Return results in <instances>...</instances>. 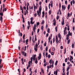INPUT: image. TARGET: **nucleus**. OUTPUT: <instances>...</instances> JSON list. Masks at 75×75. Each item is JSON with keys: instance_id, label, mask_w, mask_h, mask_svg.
<instances>
[{"instance_id": "1", "label": "nucleus", "mask_w": 75, "mask_h": 75, "mask_svg": "<svg viewBox=\"0 0 75 75\" xmlns=\"http://www.w3.org/2000/svg\"><path fill=\"white\" fill-rule=\"evenodd\" d=\"M38 45L36 44L34 46V50L35 51H37V50H38V45H39V42H40V41H39V40L38 41Z\"/></svg>"}, {"instance_id": "2", "label": "nucleus", "mask_w": 75, "mask_h": 75, "mask_svg": "<svg viewBox=\"0 0 75 75\" xmlns=\"http://www.w3.org/2000/svg\"><path fill=\"white\" fill-rule=\"evenodd\" d=\"M41 9L40 8H39V11H37L38 15L39 16V17L40 16V15L41 14Z\"/></svg>"}, {"instance_id": "3", "label": "nucleus", "mask_w": 75, "mask_h": 75, "mask_svg": "<svg viewBox=\"0 0 75 75\" xmlns=\"http://www.w3.org/2000/svg\"><path fill=\"white\" fill-rule=\"evenodd\" d=\"M37 59V58H36L35 57H31V63H32V62H33V61L35 60V59Z\"/></svg>"}, {"instance_id": "4", "label": "nucleus", "mask_w": 75, "mask_h": 75, "mask_svg": "<svg viewBox=\"0 0 75 75\" xmlns=\"http://www.w3.org/2000/svg\"><path fill=\"white\" fill-rule=\"evenodd\" d=\"M33 20H34V18L33 17H31L30 18V23L31 24H34V21L33 22Z\"/></svg>"}, {"instance_id": "5", "label": "nucleus", "mask_w": 75, "mask_h": 75, "mask_svg": "<svg viewBox=\"0 0 75 75\" xmlns=\"http://www.w3.org/2000/svg\"><path fill=\"white\" fill-rule=\"evenodd\" d=\"M35 29H36V24H35L33 28V30L35 33Z\"/></svg>"}, {"instance_id": "6", "label": "nucleus", "mask_w": 75, "mask_h": 75, "mask_svg": "<svg viewBox=\"0 0 75 75\" xmlns=\"http://www.w3.org/2000/svg\"><path fill=\"white\" fill-rule=\"evenodd\" d=\"M71 66H70V65H69L68 66V67L67 68V71H69V69H70V68H71Z\"/></svg>"}, {"instance_id": "7", "label": "nucleus", "mask_w": 75, "mask_h": 75, "mask_svg": "<svg viewBox=\"0 0 75 75\" xmlns=\"http://www.w3.org/2000/svg\"><path fill=\"white\" fill-rule=\"evenodd\" d=\"M21 52L25 56V57L26 56V53L24 51H22Z\"/></svg>"}, {"instance_id": "8", "label": "nucleus", "mask_w": 75, "mask_h": 75, "mask_svg": "<svg viewBox=\"0 0 75 75\" xmlns=\"http://www.w3.org/2000/svg\"><path fill=\"white\" fill-rule=\"evenodd\" d=\"M68 35L69 36V35H70L71 36H72V33H71V32H70V31H69L68 32V35Z\"/></svg>"}, {"instance_id": "9", "label": "nucleus", "mask_w": 75, "mask_h": 75, "mask_svg": "<svg viewBox=\"0 0 75 75\" xmlns=\"http://www.w3.org/2000/svg\"><path fill=\"white\" fill-rule=\"evenodd\" d=\"M70 17V13H68V14L67 15V19H68L69 18V17Z\"/></svg>"}, {"instance_id": "10", "label": "nucleus", "mask_w": 75, "mask_h": 75, "mask_svg": "<svg viewBox=\"0 0 75 75\" xmlns=\"http://www.w3.org/2000/svg\"><path fill=\"white\" fill-rule=\"evenodd\" d=\"M58 38L57 37V36H56V41L57 42V43H58Z\"/></svg>"}, {"instance_id": "11", "label": "nucleus", "mask_w": 75, "mask_h": 75, "mask_svg": "<svg viewBox=\"0 0 75 75\" xmlns=\"http://www.w3.org/2000/svg\"><path fill=\"white\" fill-rule=\"evenodd\" d=\"M35 63L36 64H37L38 63V60L37 59H36L35 60Z\"/></svg>"}, {"instance_id": "12", "label": "nucleus", "mask_w": 75, "mask_h": 75, "mask_svg": "<svg viewBox=\"0 0 75 75\" xmlns=\"http://www.w3.org/2000/svg\"><path fill=\"white\" fill-rule=\"evenodd\" d=\"M53 62V60H52V59H51L50 61H49V63H50V64H52V62Z\"/></svg>"}, {"instance_id": "13", "label": "nucleus", "mask_w": 75, "mask_h": 75, "mask_svg": "<svg viewBox=\"0 0 75 75\" xmlns=\"http://www.w3.org/2000/svg\"><path fill=\"white\" fill-rule=\"evenodd\" d=\"M32 63H31V61H30L29 62V64H28V67H30V64H32Z\"/></svg>"}, {"instance_id": "14", "label": "nucleus", "mask_w": 75, "mask_h": 75, "mask_svg": "<svg viewBox=\"0 0 75 75\" xmlns=\"http://www.w3.org/2000/svg\"><path fill=\"white\" fill-rule=\"evenodd\" d=\"M58 37L59 38H60L61 39V35L60 34V33H59L58 34Z\"/></svg>"}, {"instance_id": "15", "label": "nucleus", "mask_w": 75, "mask_h": 75, "mask_svg": "<svg viewBox=\"0 0 75 75\" xmlns=\"http://www.w3.org/2000/svg\"><path fill=\"white\" fill-rule=\"evenodd\" d=\"M33 6H34V11H35V9H37V6H35L34 4Z\"/></svg>"}, {"instance_id": "16", "label": "nucleus", "mask_w": 75, "mask_h": 75, "mask_svg": "<svg viewBox=\"0 0 75 75\" xmlns=\"http://www.w3.org/2000/svg\"><path fill=\"white\" fill-rule=\"evenodd\" d=\"M1 21V22H3V17L2 16L0 17V21Z\"/></svg>"}, {"instance_id": "17", "label": "nucleus", "mask_w": 75, "mask_h": 75, "mask_svg": "<svg viewBox=\"0 0 75 75\" xmlns=\"http://www.w3.org/2000/svg\"><path fill=\"white\" fill-rule=\"evenodd\" d=\"M55 73H56V75H57V74H58V72H57V71H56V72H55V71H54V75H55Z\"/></svg>"}, {"instance_id": "18", "label": "nucleus", "mask_w": 75, "mask_h": 75, "mask_svg": "<svg viewBox=\"0 0 75 75\" xmlns=\"http://www.w3.org/2000/svg\"><path fill=\"white\" fill-rule=\"evenodd\" d=\"M66 37H67V40H68V39H69V35H66Z\"/></svg>"}, {"instance_id": "19", "label": "nucleus", "mask_w": 75, "mask_h": 75, "mask_svg": "<svg viewBox=\"0 0 75 75\" xmlns=\"http://www.w3.org/2000/svg\"><path fill=\"white\" fill-rule=\"evenodd\" d=\"M32 41L33 42V43H35V41H34V37H33V39H32Z\"/></svg>"}, {"instance_id": "20", "label": "nucleus", "mask_w": 75, "mask_h": 75, "mask_svg": "<svg viewBox=\"0 0 75 75\" xmlns=\"http://www.w3.org/2000/svg\"><path fill=\"white\" fill-rule=\"evenodd\" d=\"M52 50L53 51H54L55 50V47H53L52 48Z\"/></svg>"}, {"instance_id": "21", "label": "nucleus", "mask_w": 75, "mask_h": 75, "mask_svg": "<svg viewBox=\"0 0 75 75\" xmlns=\"http://www.w3.org/2000/svg\"><path fill=\"white\" fill-rule=\"evenodd\" d=\"M64 34L65 35L67 34V32H66V30H64Z\"/></svg>"}, {"instance_id": "22", "label": "nucleus", "mask_w": 75, "mask_h": 75, "mask_svg": "<svg viewBox=\"0 0 75 75\" xmlns=\"http://www.w3.org/2000/svg\"><path fill=\"white\" fill-rule=\"evenodd\" d=\"M36 25H37V26H38V25H40V23L39 22H37V23H36Z\"/></svg>"}, {"instance_id": "23", "label": "nucleus", "mask_w": 75, "mask_h": 75, "mask_svg": "<svg viewBox=\"0 0 75 75\" xmlns=\"http://www.w3.org/2000/svg\"><path fill=\"white\" fill-rule=\"evenodd\" d=\"M50 31V28H48L47 29V33H49Z\"/></svg>"}, {"instance_id": "24", "label": "nucleus", "mask_w": 75, "mask_h": 75, "mask_svg": "<svg viewBox=\"0 0 75 75\" xmlns=\"http://www.w3.org/2000/svg\"><path fill=\"white\" fill-rule=\"evenodd\" d=\"M62 25H64V20H63L62 22Z\"/></svg>"}, {"instance_id": "25", "label": "nucleus", "mask_w": 75, "mask_h": 75, "mask_svg": "<svg viewBox=\"0 0 75 75\" xmlns=\"http://www.w3.org/2000/svg\"><path fill=\"white\" fill-rule=\"evenodd\" d=\"M57 63H58V61H56L55 63V65H57Z\"/></svg>"}, {"instance_id": "26", "label": "nucleus", "mask_w": 75, "mask_h": 75, "mask_svg": "<svg viewBox=\"0 0 75 75\" xmlns=\"http://www.w3.org/2000/svg\"><path fill=\"white\" fill-rule=\"evenodd\" d=\"M45 50L47 52L48 51V47L47 46L46 47Z\"/></svg>"}, {"instance_id": "27", "label": "nucleus", "mask_w": 75, "mask_h": 75, "mask_svg": "<svg viewBox=\"0 0 75 75\" xmlns=\"http://www.w3.org/2000/svg\"><path fill=\"white\" fill-rule=\"evenodd\" d=\"M63 72H64V71H65V67H63Z\"/></svg>"}, {"instance_id": "28", "label": "nucleus", "mask_w": 75, "mask_h": 75, "mask_svg": "<svg viewBox=\"0 0 75 75\" xmlns=\"http://www.w3.org/2000/svg\"><path fill=\"white\" fill-rule=\"evenodd\" d=\"M47 69H49V68H51V67H50L49 66H47Z\"/></svg>"}, {"instance_id": "29", "label": "nucleus", "mask_w": 75, "mask_h": 75, "mask_svg": "<svg viewBox=\"0 0 75 75\" xmlns=\"http://www.w3.org/2000/svg\"><path fill=\"white\" fill-rule=\"evenodd\" d=\"M69 8H70V5L69 4L68 5V10H69Z\"/></svg>"}, {"instance_id": "30", "label": "nucleus", "mask_w": 75, "mask_h": 75, "mask_svg": "<svg viewBox=\"0 0 75 75\" xmlns=\"http://www.w3.org/2000/svg\"><path fill=\"white\" fill-rule=\"evenodd\" d=\"M69 71H67V75H69Z\"/></svg>"}, {"instance_id": "31", "label": "nucleus", "mask_w": 75, "mask_h": 75, "mask_svg": "<svg viewBox=\"0 0 75 75\" xmlns=\"http://www.w3.org/2000/svg\"><path fill=\"white\" fill-rule=\"evenodd\" d=\"M72 46L73 48H74V43H72Z\"/></svg>"}, {"instance_id": "32", "label": "nucleus", "mask_w": 75, "mask_h": 75, "mask_svg": "<svg viewBox=\"0 0 75 75\" xmlns=\"http://www.w3.org/2000/svg\"><path fill=\"white\" fill-rule=\"evenodd\" d=\"M35 41H37V38H36V35H35Z\"/></svg>"}, {"instance_id": "33", "label": "nucleus", "mask_w": 75, "mask_h": 75, "mask_svg": "<svg viewBox=\"0 0 75 75\" xmlns=\"http://www.w3.org/2000/svg\"><path fill=\"white\" fill-rule=\"evenodd\" d=\"M18 71L19 72V74H20V69H18Z\"/></svg>"}, {"instance_id": "34", "label": "nucleus", "mask_w": 75, "mask_h": 75, "mask_svg": "<svg viewBox=\"0 0 75 75\" xmlns=\"http://www.w3.org/2000/svg\"><path fill=\"white\" fill-rule=\"evenodd\" d=\"M55 30H56V32H57V27H56L55 28Z\"/></svg>"}, {"instance_id": "35", "label": "nucleus", "mask_w": 75, "mask_h": 75, "mask_svg": "<svg viewBox=\"0 0 75 75\" xmlns=\"http://www.w3.org/2000/svg\"><path fill=\"white\" fill-rule=\"evenodd\" d=\"M42 73H43V74H44V70H43V69H41V70Z\"/></svg>"}, {"instance_id": "36", "label": "nucleus", "mask_w": 75, "mask_h": 75, "mask_svg": "<svg viewBox=\"0 0 75 75\" xmlns=\"http://www.w3.org/2000/svg\"><path fill=\"white\" fill-rule=\"evenodd\" d=\"M51 10L50 11H49V13L50 15L51 14Z\"/></svg>"}, {"instance_id": "37", "label": "nucleus", "mask_w": 75, "mask_h": 75, "mask_svg": "<svg viewBox=\"0 0 75 75\" xmlns=\"http://www.w3.org/2000/svg\"><path fill=\"white\" fill-rule=\"evenodd\" d=\"M70 40H69L67 41V42H68L67 43H68V44H69V43L70 42Z\"/></svg>"}, {"instance_id": "38", "label": "nucleus", "mask_w": 75, "mask_h": 75, "mask_svg": "<svg viewBox=\"0 0 75 75\" xmlns=\"http://www.w3.org/2000/svg\"><path fill=\"white\" fill-rule=\"evenodd\" d=\"M50 37H49L48 40H49V43H50Z\"/></svg>"}, {"instance_id": "39", "label": "nucleus", "mask_w": 75, "mask_h": 75, "mask_svg": "<svg viewBox=\"0 0 75 75\" xmlns=\"http://www.w3.org/2000/svg\"><path fill=\"white\" fill-rule=\"evenodd\" d=\"M57 20H58L59 19V16L58 15L57 16Z\"/></svg>"}, {"instance_id": "40", "label": "nucleus", "mask_w": 75, "mask_h": 75, "mask_svg": "<svg viewBox=\"0 0 75 75\" xmlns=\"http://www.w3.org/2000/svg\"><path fill=\"white\" fill-rule=\"evenodd\" d=\"M65 4H67V3H68L67 1H65Z\"/></svg>"}, {"instance_id": "41", "label": "nucleus", "mask_w": 75, "mask_h": 75, "mask_svg": "<svg viewBox=\"0 0 75 75\" xmlns=\"http://www.w3.org/2000/svg\"><path fill=\"white\" fill-rule=\"evenodd\" d=\"M63 73H62V74L63 75H65V71H64H64H63Z\"/></svg>"}, {"instance_id": "42", "label": "nucleus", "mask_w": 75, "mask_h": 75, "mask_svg": "<svg viewBox=\"0 0 75 75\" xmlns=\"http://www.w3.org/2000/svg\"><path fill=\"white\" fill-rule=\"evenodd\" d=\"M0 15H1V16H3V13H0Z\"/></svg>"}, {"instance_id": "43", "label": "nucleus", "mask_w": 75, "mask_h": 75, "mask_svg": "<svg viewBox=\"0 0 75 75\" xmlns=\"http://www.w3.org/2000/svg\"><path fill=\"white\" fill-rule=\"evenodd\" d=\"M67 58H66L65 59V62H67Z\"/></svg>"}, {"instance_id": "44", "label": "nucleus", "mask_w": 75, "mask_h": 75, "mask_svg": "<svg viewBox=\"0 0 75 75\" xmlns=\"http://www.w3.org/2000/svg\"><path fill=\"white\" fill-rule=\"evenodd\" d=\"M39 31H40V29H38L37 30V33H39Z\"/></svg>"}, {"instance_id": "45", "label": "nucleus", "mask_w": 75, "mask_h": 75, "mask_svg": "<svg viewBox=\"0 0 75 75\" xmlns=\"http://www.w3.org/2000/svg\"><path fill=\"white\" fill-rule=\"evenodd\" d=\"M44 64H45V62H46V60H45V59H44Z\"/></svg>"}, {"instance_id": "46", "label": "nucleus", "mask_w": 75, "mask_h": 75, "mask_svg": "<svg viewBox=\"0 0 75 75\" xmlns=\"http://www.w3.org/2000/svg\"><path fill=\"white\" fill-rule=\"evenodd\" d=\"M44 23H45L44 21V20H43L42 21V24H44Z\"/></svg>"}, {"instance_id": "47", "label": "nucleus", "mask_w": 75, "mask_h": 75, "mask_svg": "<svg viewBox=\"0 0 75 75\" xmlns=\"http://www.w3.org/2000/svg\"><path fill=\"white\" fill-rule=\"evenodd\" d=\"M38 60L39 61L40 59H41V57H38Z\"/></svg>"}, {"instance_id": "48", "label": "nucleus", "mask_w": 75, "mask_h": 75, "mask_svg": "<svg viewBox=\"0 0 75 75\" xmlns=\"http://www.w3.org/2000/svg\"><path fill=\"white\" fill-rule=\"evenodd\" d=\"M51 55H54V52H52L51 53Z\"/></svg>"}, {"instance_id": "49", "label": "nucleus", "mask_w": 75, "mask_h": 75, "mask_svg": "<svg viewBox=\"0 0 75 75\" xmlns=\"http://www.w3.org/2000/svg\"><path fill=\"white\" fill-rule=\"evenodd\" d=\"M45 55H46V57H47V56L48 55V53L47 52L46 53Z\"/></svg>"}, {"instance_id": "50", "label": "nucleus", "mask_w": 75, "mask_h": 75, "mask_svg": "<svg viewBox=\"0 0 75 75\" xmlns=\"http://www.w3.org/2000/svg\"><path fill=\"white\" fill-rule=\"evenodd\" d=\"M29 8H30V9H33V6H32L31 8H30V6Z\"/></svg>"}, {"instance_id": "51", "label": "nucleus", "mask_w": 75, "mask_h": 75, "mask_svg": "<svg viewBox=\"0 0 75 75\" xmlns=\"http://www.w3.org/2000/svg\"><path fill=\"white\" fill-rule=\"evenodd\" d=\"M43 29H44V26H42L41 27V29L42 30Z\"/></svg>"}, {"instance_id": "52", "label": "nucleus", "mask_w": 75, "mask_h": 75, "mask_svg": "<svg viewBox=\"0 0 75 75\" xmlns=\"http://www.w3.org/2000/svg\"><path fill=\"white\" fill-rule=\"evenodd\" d=\"M70 59H71V60H72V59H73V57H71Z\"/></svg>"}, {"instance_id": "53", "label": "nucleus", "mask_w": 75, "mask_h": 75, "mask_svg": "<svg viewBox=\"0 0 75 75\" xmlns=\"http://www.w3.org/2000/svg\"><path fill=\"white\" fill-rule=\"evenodd\" d=\"M63 67H65V64L63 63Z\"/></svg>"}, {"instance_id": "54", "label": "nucleus", "mask_w": 75, "mask_h": 75, "mask_svg": "<svg viewBox=\"0 0 75 75\" xmlns=\"http://www.w3.org/2000/svg\"><path fill=\"white\" fill-rule=\"evenodd\" d=\"M30 25H29V26H28L27 28H28V30H29V28H30Z\"/></svg>"}, {"instance_id": "55", "label": "nucleus", "mask_w": 75, "mask_h": 75, "mask_svg": "<svg viewBox=\"0 0 75 75\" xmlns=\"http://www.w3.org/2000/svg\"><path fill=\"white\" fill-rule=\"evenodd\" d=\"M62 8L63 10V9H64V5H62Z\"/></svg>"}, {"instance_id": "56", "label": "nucleus", "mask_w": 75, "mask_h": 75, "mask_svg": "<svg viewBox=\"0 0 75 75\" xmlns=\"http://www.w3.org/2000/svg\"><path fill=\"white\" fill-rule=\"evenodd\" d=\"M31 39H32V38H31V37L30 36V38L29 41H31Z\"/></svg>"}, {"instance_id": "57", "label": "nucleus", "mask_w": 75, "mask_h": 75, "mask_svg": "<svg viewBox=\"0 0 75 75\" xmlns=\"http://www.w3.org/2000/svg\"><path fill=\"white\" fill-rule=\"evenodd\" d=\"M72 1H73V4H75V1L74 0H73Z\"/></svg>"}, {"instance_id": "58", "label": "nucleus", "mask_w": 75, "mask_h": 75, "mask_svg": "<svg viewBox=\"0 0 75 75\" xmlns=\"http://www.w3.org/2000/svg\"><path fill=\"white\" fill-rule=\"evenodd\" d=\"M34 16H35V17H36L37 16V13H35L34 14Z\"/></svg>"}, {"instance_id": "59", "label": "nucleus", "mask_w": 75, "mask_h": 75, "mask_svg": "<svg viewBox=\"0 0 75 75\" xmlns=\"http://www.w3.org/2000/svg\"><path fill=\"white\" fill-rule=\"evenodd\" d=\"M35 73H37V69H36L35 71Z\"/></svg>"}, {"instance_id": "60", "label": "nucleus", "mask_w": 75, "mask_h": 75, "mask_svg": "<svg viewBox=\"0 0 75 75\" xmlns=\"http://www.w3.org/2000/svg\"><path fill=\"white\" fill-rule=\"evenodd\" d=\"M3 8H5V6H4V4H3Z\"/></svg>"}, {"instance_id": "61", "label": "nucleus", "mask_w": 75, "mask_h": 75, "mask_svg": "<svg viewBox=\"0 0 75 75\" xmlns=\"http://www.w3.org/2000/svg\"><path fill=\"white\" fill-rule=\"evenodd\" d=\"M50 3H51V4H53V1H51V2H50Z\"/></svg>"}, {"instance_id": "62", "label": "nucleus", "mask_w": 75, "mask_h": 75, "mask_svg": "<svg viewBox=\"0 0 75 75\" xmlns=\"http://www.w3.org/2000/svg\"><path fill=\"white\" fill-rule=\"evenodd\" d=\"M60 48H61V49H63V46H61Z\"/></svg>"}, {"instance_id": "63", "label": "nucleus", "mask_w": 75, "mask_h": 75, "mask_svg": "<svg viewBox=\"0 0 75 75\" xmlns=\"http://www.w3.org/2000/svg\"><path fill=\"white\" fill-rule=\"evenodd\" d=\"M28 25H30V21H28Z\"/></svg>"}, {"instance_id": "64", "label": "nucleus", "mask_w": 75, "mask_h": 75, "mask_svg": "<svg viewBox=\"0 0 75 75\" xmlns=\"http://www.w3.org/2000/svg\"><path fill=\"white\" fill-rule=\"evenodd\" d=\"M51 72L50 71V72L49 73V74H48V75H51Z\"/></svg>"}]
</instances>
